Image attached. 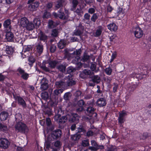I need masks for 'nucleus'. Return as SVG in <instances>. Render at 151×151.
Here are the masks:
<instances>
[{"mask_svg": "<svg viewBox=\"0 0 151 151\" xmlns=\"http://www.w3.org/2000/svg\"><path fill=\"white\" fill-rule=\"evenodd\" d=\"M94 109L92 107H89L86 109V111L90 114V115L83 117V119L86 121H89L91 123H93L96 118L97 114L94 113Z\"/></svg>", "mask_w": 151, "mask_h": 151, "instance_id": "obj_1", "label": "nucleus"}, {"mask_svg": "<svg viewBox=\"0 0 151 151\" xmlns=\"http://www.w3.org/2000/svg\"><path fill=\"white\" fill-rule=\"evenodd\" d=\"M15 130L18 132L25 134L27 133L29 129L25 124L21 122H17L15 125Z\"/></svg>", "mask_w": 151, "mask_h": 151, "instance_id": "obj_2", "label": "nucleus"}, {"mask_svg": "<svg viewBox=\"0 0 151 151\" xmlns=\"http://www.w3.org/2000/svg\"><path fill=\"white\" fill-rule=\"evenodd\" d=\"M132 32L133 33L135 36L137 38L141 37L143 33L141 29L138 27H134L133 28Z\"/></svg>", "mask_w": 151, "mask_h": 151, "instance_id": "obj_3", "label": "nucleus"}, {"mask_svg": "<svg viewBox=\"0 0 151 151\" xmlns=\"http://www.w3.org/2000/svg\"><path fill=\"white\" fill-rule=\"evenodd\" d=\"M91 144L92 146L90 147H89V149L92 151H96L99 149H102L104 148V146L98 145L96 142L94 140H92L91 141Z\"/></svg>", "mask_w": 151, "mask_h": 151, "instance_id": "obj_4", "label": "nucleus"}, {"mask_svg": "<svg viewBox=\"0 0 151 151\" xmlns=\"http://www.w3.org/2000/svg\"><path fill=\"white\" fill-rule=\"evenodd\" d=\"M94 75L93 73L90 70L84 69L81 73L80 76L83 78H84L88 76L90 78H91Z\"/></svg>", "mask_w": 151, "mask_h": 151, "instance_id": "obj_5", "label": "nucleus"}, {"mask_svg": "<svg viewBox=\"0 0 151 151\" xmlns=\"http://www.w3.org/2000/svg\"><path fill=\"white\" fill-rule=\"evenodd\" d=\"M9 145V141L5 138H0V147L4 149L7 148Z\"/></svg>", "mask_w": 151, "mask_h": 151, "instance_id": "obj_6", "label": "nucleus"}, {"mask_svg": "<svg viewBox=\"0 0 151 151\" xmlns=\"http://www.w3.org/2000/svg\"><path fill=\"white\" fill-rule=\"evenodd\" d=\"M16 100L18 101V104L21 106L23 108H26L27 106L26 103L24 99L19 96H14Z\"/></svg>", "mask_w": 151, "mask_h": 151, "instance_id": "obj_7", "label": "nucleus"}, {"mask_svg": "<svg viewBox=\"0 0 151 151\" xmlns=\"http://www.w3.org/2000/svg\"><path fill=\"white\" fill-rule=\"evenodd\" d=\"M3 26L6 31H11L12 29L11 20L8 19L5 20L3 23Z\"/></svg>", "mask_w": 151, "mask_h": 151, "instance_id": "obj_8", "label": "nucleus"}, {"mask_svg": "<svg viewBox=\"0 0 151 151\" xmlns=\"http://www.w3.org/2000/svg\"><path fill=\"white\" fill-rule=\"evenodd\" d=\"M65 80L68 86L74 85L76 83L75 81L73 80L72 76L70 74H69L65 78Z\"/></svg>", "mask_w": 151, "mask_h": 151, "instance_id": "obj_9", "label": "nucleus"}, {"mask_svg": "<svg viewBox=\"0 0 151 151\" xmlns=\"http://www.w3.org/2000/svg\"><path fill=\"white\" fill-rule=\"evenodd\" d=\"M127 115L125 111H122L119 113V116L118 118V122L120 124L123 123L125 121V117Z\"/></svg>", "mask_w": 151, "mask_h": 151, "instance_id": "obj_10", "label": "nucleus"}, {"mask_svg": "<svg viewBox=\"0 0 151 151\" xmlns=\"http://www.w3.org/2000/svg\"><path fill=\"white\" fill-rule=\"evenodd\" d=\"M61 133L62 132L60 130L57 129L53 131L51 136L53 139H56L60 136Z\"/></svg>", "mask_w": 151, "mask_h": 151, "instance_id": "obj_11", "label": "nucleus"}, {"mask_svg": "<svg viewBox=\"0 0 151 151\" xmlns=\"http://www.w3.org/2000/svg\"><path fill=\"white\" fill-rule=\"evenodd\" d=\"M39 2L35 1L34 3H32L29 4L28 6L29 9L31 11H35L39 5Z\"/></svg>", "mask_w": 151, "mask_h": 151, "instance_id": "obj_12", "label": "nucleus"}, {"mask_svg": "<svg viewBox=\"0 0 151 151\" xmlns=\"http://www.w3.org/2000/svg\"><path fill=\"white\" fill-rule=\"evenodd\" d=\"M79 116L76 114H73L71 116L70 115L69 121L70 122H77L79 119Z\"/></svg>", "mask_w": 151, "mask_h": 151, "instance_id": "obj_13", "label": "nucleus"}, {"mask_svg": "<svg viewBox=\"0 0 151 151\" xmlns=\"http://www.w3.org/2000/svg\"><path fill=\"white\" fill-rule=\"evenodd\" d=\"M97 104L100 107L105 106L106 104L105 99L103 98L99 99L96 102Z\"/></svg>", "mask_w": 151, "mask_h": 151, "instance_id": "obj_14", "label": "nucleus"}, {"mask_svg": "<svg viewBox=\"0 0 151 151\" xmlns=\"http://www.w3.org/2000/svg\"><path fill=\"white\" fill-rule=\"evenodd\" d=\"M81 50L80 49L76 50L73 52V53L72 54V55L73 54L75 55V60L76 62L78 61L80 59V56L81 54Z\"/></svg>", "mask_w": 151, "mask_h": 151, "instance_id": "obj_15", "label": "nucleus"}, {"mask_svg": "<svg viewBox=\"0 0 151 151\" xmlns=\"http://www.w3.org/2000/svg\"><path fill=\"white\" fill-rule=\"evenodd\" d=\"M28 22V20L25 17H23L20 19V25L22 27H25Z\"/></svg>", "mask_w": 151, "mask_h": 151, "instance_id": "obj_16", "label": "nucleus"}, {"mask_svg": "<svg viewBox=\"0 0 151 151\" xmlns=\"http://www.w3.org/2000/svg\"><path fill=\"white\" fill-rule=\"evenodd\" d=\"M65 1L64 0H58L55 4V8L57 10L62 7Z\"/></svg>", "mask_w": 151, "mask_h": 151, "instance_id": "obj_17", "label": "nucleus"}, {"mask_svg": "<svg viewBox=\"0 0 151 151\" xmlns=\"http://www.w3.org/2000/svg\"><path fill=\"white\" fill-rule=\"evenodd\" d=\"M108 28L111 31L115 32L117 29V27L114 23H112L108 24Z\"/></svg>", "mask_w": 151, "mask_h": 151, "instance_id": "obj_18", "label": "nucleus"}, {"mask_svg": "<svg viewBox=\"0 0 151 151\" xmlns=\"http://www.w3.org/2000/svg\"><path fill=\"white\" fill-rule=\"evenodd\" d=\"M84 104V102L82 100H79L77 103V105L79 107V108L77 109V110L78 111H81L83 109V106Z\"/></svg>", "mask_w": 151, "mask_h": 151, "instance_id": "obj_19", "label": "nucleus"}, {"mask_svg": "<svg viewBox=\"0 0 151 151\" xmlns=\"http://www.w3.org/2000/svg\"><path fill=\"white\" fill-rule=\"evenodd\" d=\"M70 117V114H67L66 116H63L59 120V122L61 123H64L67 121V120L69 121V118Z\"/></svg>", "mask_w": 151, "mask_h": 151, "instance_id": "obj_20", "label": "nucleus"}, {"mask_svg": "<svg viewBox=\"0 0 151 151\" xmlns=\"http://www.w3.org/2000/svg\"><path fill=\"white\" fill-rule=\"evenodd\" d=\"M8 116V114L6 111H3L0 114V119L2 121L6 120Z\"/></svg>", "mask_w": 151, "mask_h": 151, "instance_id": "obj_21", "label": "nucleus"}, {"mask_svg": "<svg viewBox=\"0 0 151 151\" xmlns=\"http://www.w3.org/2000/svg\"><path fill=\"white\" fill-rule=\"evenodd\" d=\"M55 111L56 114L55 116V119L56 120H57L60 116L62 110L60 108L56 109L55 110Z\"/></svg>", "mask_w": 151, "mask_h": 151, "instance_id": "obj_22", "label": "nucleus"}, {"mask_svg": "<svg viewBox=\"0 0 151 151\" xmlns=\"http://www.w3.org/2000/svg\"><path fill=\"white\" fill-rule=\"evenodd\" d=\"M11 31H7L6 36V38L8 41H11L13 40V33L10 32Z\"/></svg>", "mask_w": 151, "mask_h": 151, "instance_id": "obj_23", "label": "nucleus"}, {"mask_svg": "<svg viewBox=\"0 0 151 151\" xmlns=\"http://www.w3.org/2000/svg\"><path fill=\"white\" fill-rule=\"evenodd\" d=\"M66 44V41L64 40H61L58 43V47L60 49H63Z\"/></svg>", "mask_w": 151, "mask_h": 151, "instance_id": "obj_24", "label": "nucleus"}, {"mask_svg": "<svg viewBox=\"0 0 151 151\" xmlns=\"http://www.w3.org/2000/svg\"><path fill=\"white\" fill-rule=\"evenodd\" d=\"M25 27H26L27 29L28 30H32L35 28L34 24L32 22H29L28 21L27 24Z\"/></svg>", "mask_w": 151, "mask_h": 151, "instance_id": "obj_25", "label": "nucleus"}, {"mask_svg": "<svg viewBox=\"0 0 151 151\" xmlns=\"http://www.w3.org/2000/svg\"><path fill=\"white\" fill-rule=\"evenodd\" d=\"M36 50L37 52L39 54H41L43 50V46L40 44H38L36 46Z\"/></svg>", "mask_w": 151, "mask_h": 151, "instance_id": "obj_26", "label": "nucleus"}, {"mask_svg": "<svg viewBox=\"0 0 151 151\" xmlns=\"http://www.w3.org/2000/svg\"><path fill=\"white\" fill-rule=\"evenodd\" d=\"M90 58V56L88 55L86 53H84L81 60L83 62H87L88 61H89Z\"/></svg>", "mask_w": 151, "mask_h": 151, "instance_id": "obj_27", "label": "nucleus"}, {"mask_svg": "<svg viewBox=\"0 0 151 151\" xmlns=\"http://www.w3.org/2000/svg\"><path fill=\"white\" fill-rule=\"evenodd\" d=\"M65 84V82L62 81H57L55 83V86L57 88H60L63 87Z\"/></svg>", "mask_w": 151, "mask_h": 151, "instance_id": "obj_28", "label": "nucleus"}, {"mask_svg": "<svg viewBox=\"0 0 151 151\" xmlns=\"http://www.w3.org/2000/svg\"><path fill=\"white\" fill-rule=\"evenodd\" d=\"M33 22L34 24L35 27H38L40 24V21L38 18H35L33 19Z\"/></svg>", "mask_w": 151, "mask_h": 151, "instance_id": "obj_29", "label": "nucleus"}, {"mask_svg": "<svg viewBox=\"0 0 151 151\" xmlns=\"http://www.w3.org/2000/svg\"><path fill=\"white\" fill-rule=\"evenodd\" d=\"M61 9H60L59 11L58 17L61 19H67V17H66L63 12H61Z\"/></svg>", "mask_w": 151, "mask_h": 151, "instance_id": "obj_30", "label": "nucleus"}, {"mask_svg": "<svg viewBox=\"0 0 151 151\" xmlns=\"http://www.w3.org/2000/svg\"><path fill=\"white\" fill-rule=\"evenodd\" d=\"M92 81L94 83H98L100 81V78L98 76H94L92 77Z\"/></svg>", "mask_w": 151, "mask_h": 151, "instance_id": "obj_31", "label": "nucleus"}, {"mask_svg": "<svg viewBox=\"0 0 151 151\" xmlns=\"http://www.w3.org/2000/svg\"><path fill=\"white\" fill-rule=\"evenodd\" d=\"M46 63V62H43L42 65H41V68L45 71L47 72H50V70L48 68L46 67L45 65V64Z\"/></svg>", "mask_w": 151, "mask_h": 151, "instance_id": "obj_32", "label": "nucleus"}, {"mask_svg": "<svg viewBox=\"0 0 151 151\" xmlns=\"http://www.w3.org/2000/svg\"><path fill=\"white\" fill-rule=\"evenodd\" d=\"M8 130V127L6 125L0 123V130L6 132H7Z\"/></svg>", "mask_w": 151, "mask_h": 151, "instance_id": "obj_33", "label": "nucleus"}, {"mask_svg": "<svg viewBox=\"0 0 151 151\" xmlns=\"http://www.w3.org/2000/svg\"><path fill=\"white\" fill-rule=\"evenodd\" d=\"M91 69L92 70L96 72H97L99 70V68L96 69V64L95 63H91Z\"/></svg>", "mask_w": 151, "mask_h": 151, "instance_id": "obj_34", "label": "nucleus"}, {"mask_svg": "<svg viewBox=\"0 0 151 151\" xmlns=\"http://www.w3.org/2000/svg\"><path fill=\"white\" fill-rule=\"evenodd\" d=\"M102 31V28L101 26H99L98 29H97L96 32V37L99 36L101 34Z\"/></svg>", "mask_w": 151, "mask_h": 151, "instance_id": "obj_35", "label": "nucleus"}, {"mask_svg": "<svg viewBox=\"0 0 151 151\" xmlns=\"http://www.w3.org/2000/svg\"><path fill=\"white\" fill-rule=\"evenodd\" d=\"M74 12L79 17H81L83 14V11L81 8H78Z\"/></svg>", "mask_w": 151, "mask_h": 151, "instance_id": "obj_36", "label": "nucleus"}, {"mask_svg": "<svg viewBox=\"0 0 151 151\" xmlns=\"http://www.w3.org/2000/svg\"><path fill=\"white\" fill-rule=\"evenodd\" d=\"M40 40L45 41L47 40V36L46 35L42 32H40Z\"/></svg>", "mask_w": 151, "mask_h": 151, "instance_id": "obj_37", "label": "nucleus"}, {"mask_svg": "<svg viewBox=\"0 0 151 151\" xmlns=\"http://www.w3.org/2000/svg\"><path fill=\"white\" fill-rule=\"evenodd\" d=\"M58 63L57 62L54 61H51L48 63L49 66L51 68H54Z\"/></svg>", "mask_w": 151, "mask_h": 151, "instance_id": "obj_38", "label": "nucleus"}, {"mask_svg": "<svg viewBox=\"0 0 151 151\" xmlns=\"http://www.w3.org/2000/svg\"><path fill=\"white\" fill-rule=\"evenodd\" d=\"M63 91V89H55L54 90L53 92L54 95L55 96H58Z\"/></svg>", "mask_w": 151, "mask_h": 151, "instance_id": "obj_39", "label": "nucleus"}, {"mask_svg": "<svg viewBox=\"0 0 151 151\" xmlns=\"http://www.w3.org/2000/svg\"><path fill=\"white\" fill-rule=\"evenodd\" d=\"M86 131L85 129L83 127L82 125H81L79 127L77 128L76 132L77 133H80L81 132H84Z\"/></svg>", "mask_w": 151, "mask_h": 151, "instance_id": "obj_40", "label": "nucleus"}, {"mask_svg": "<svg viewBox=\"0 0 151 151\" xmlns=\"http://www.w3.org/2000/svg\"><path fill=\"white\" fill-rule=\"evenodd\" d=\"M60 32L59 29H53L52 30L51 35L53 36L56 37L57 36L58 34Z\"/></svg>", "mask_w": 151, "mask_h": 151, "instance_id": "obj_41", "label": "nucleus"}, {"mask_svg": "<svg viewBox=\"0 0 151 151\" xmlns=\"http://www.w3.org/2000/svg\"><path fill=\"white\" fill-rule=\"evenodd\" d=\"M15 118L16 123L19 122V121H20L22 120V116L21 114L19 113H17L16 114L15 116Z\"/></svg>", "mask_w": 151, "mask_h": 151, "instance_id": "obj_42", "label": "nucleus"}, {"mask_svg": "<svg viewBox=\"0 0 151 151\" xmlns=\"http://www.w3.org/2000/svg\"><path fill=\"white\" fill-rule=\"evenodd\" d=\"M57 68L60 71L63 72L65 70L66 67L63 65H60L57 67Z\"/></svg>", "mask_w": 151, "mask_h": 151, "instance_id": "obj_43", "label": "nucleus"}, {"mask_svg": "<svg viewBox=\"0 0 151 151\" xmlns=\"http://www.w3.org/2000/svg\"><path fill=\"white\" fill-rule=\"evenodd\" d=\"M105 71L107 75H110L111 73L112 69L110 67H109L105 68Z\"/></svg>", "mask_w": 151, "mask_h": 151, "instance_id": "obj_44", "label": "nucleus"}, {"mask_svg": "<svg viewBox=\"0 0 151 151\" xmlns=\"http://www.w3.org/2000/svg\"><path fill=\"white\" fill-rule=\"evenodd\" d=\"M56 25V24L52 20H49L48 22V26L50 28L54 27Z\"/></svg>", "mask_w": 151, "mask_h": 151, "instance_id": "obj_45", "label": "nucleus"}, {"mask_svg": "<svg viewBox=\"0 0 151 151\" xmlns=\"http://www.w3.org/2000/svg\"><path fill=\"white\" fill-rule=\"evenodd\" d=\"M35 58L34 57L31 56L28 59V60L29 63V64L31 65L35 62Z\"/></svg>", "mask_w": 151, "mask_h": 151, "instance_id": "obj_46", "label": "nucleus"}, {"mask_svg": "<svg viewBox=\"0 0 151 151\" xmlns=\"http://www.w3.org/2000/svg\"><path fill=\"white\" fill-rule=\"evenodd\" d=\"M89 145L88 139L83 140L82 142V145L83 147H86Z\"/></svg>", "mask_w": 151, "mask_h": 151, "instance_id": "obj_47", "label": "nucleus"}, {"mask_svg": "<svg viewBox=\"0 0 151 151\" xmlns=\"http://www.w3.org/2000/svg\"><path fill=\"white\" fill-rule=\"evenodd\" d=\"M80 136L79 134H76L71 136V138L74 140H76L80 139Z\"/></svg>", "mask_w": 151, "mask_h": 151, "instance_id": "obj_48", "label": "nucleus"}, {"mask_svg": "<svg viewBox=\"0 0 151 151\" xmlns=\"http://www.w3.org/2000/svg\"><path fill=\"white\" fill-rule=\"evenodd\" d=\"M98 17V16L96 14H94L91 18V20L92 21L95 22Z\"/></svg>", "mask_w": 151, "mask_h": 151, "instance_id": "obj_49", "label": "nucleus"}, {"mask_svg": "<svg viewBox=\"0 0 151 151\" xmlns=\"http://www.w3.org/2000/svg\"><path fill=\"white\" fill-rule=\"evenodd\" d=\"M6 52L8 54H11L12 53V49L9 47V46H6V48L5 50Z\"/></svg>", "mask_w": 151, "mask_h": 151, "instance_id": "obj_50", "label": "nucleus"}, {"mask_svg": "<svg viewBox=\"0 0 151 151\" xmlns=\"http://www.w3.org/2000/svg\"><path fill=\"white\" fill-rule=\"evenodd\" d=\"M48 87V84H41L40 89L42 91L45 90Z\"/></svg>", "mask_w": 151, "mask_h": 151, "instance_id": "obj_51", "label": "nucleus"}, {"mask_svg": "<svg viewBox=\"0 0 151 151\" xmlns=\"http://www.w3.org/2000/svg\"><path fill=\"white\" fill-rule=\"evenodd\" d=\"M116 56L117 53L116 52H114L112 54L110 61V63H111L116 58Z\"/></svg>", "mask_w": 151, "mask_h": 151, "instance_id": "obj_52", "label": "nucleus"}, {"mask_svg": "<svg viewBox=\"0 0 151 151\" xmlns=\"http://www.w3.org/2000/svg\"><path fill=\"white\" fill-rule=\"evenodd\" d=\"M149 136V135L147 133L145 132L143 133V134H142L141 136H140V137L141 139H145Z\"/></svg>", "mask_w": 151, "mask_h": 151, "instance_id": "obj_53", "label": "nucleus"}, {"mask_svg": "<svg viewBox=\"0 0 151 151\" xmlns=\"http://www.w3.org/2000/svg\"><path fill=\"white\" fill-rule=\"evenodd\" d=\"M78 2L77 0H73L72 2V7L75 8L78 4Z\"/></svg>", "mask_w": 151, "mask_h": 151, "instance_id": "obj_54", "label": "nucleus"}, {"mask_svg": "<svg viewBox=\"0 0 151 151\" xmlns=\"http://www.w3.org/2000/svg\"><path fill=\"white\" fill-rule=\"evenodd\" d=\"M29 77V74L25 73H24L21 75V77L23 79L26 80Z\"/></svg>", "mask_w": 151, "mask_h": 151, "instance_id": "obj_55", "label": "nucleus"}, {"mask_svg": "<svg viewBox=\"0 0 151 151\" xmlns=\"http://www.w3.org/2000/svg\"><path fill=\"white\" fill-rule=\"evenodd\" d=\"M40 83L41 84H48V81L44 77L41 79Z\"/></svg>", "mask_w": 151, "mask_h": 151, "instance_id": "obj_56", "label": "nucleus"}, {"mask_svg": "<svg viewBox=\"0 0 151 151\" xmlns=\"http://www.w3.org/2000/svg\"><path fill=\"white\" fill-rule=\"evenodd\" d=\"M118 87V85L116 83H114V87L113 88V91L114 93L117 92V89Z\"/></svg>", "mask_w": 151, "mask_h": 151, "instance_id": "obj_57", "label": "nucleus"}, {"mask_svg": "<svg viewBox=\"0 0 151 151\" xmlns=\"http://www.w3.org/2000/svg\"><path fill=\"white\" fill-rule=\"evenodd\" d=\"M75 70V69L72 67H69L67 68V72L68 73L73 72Z\"/></svg>", "mask_w": 151, "mask_h": 151, "instance_id": "obj_58", "label": "nucleus"}, {"mask_svg": "<svg viewBox=\"0 0 151 151\" xmlns=\"http://www.w3.org/2000/svg\"><path fill=\"white\" fill-rule=\"evenodd\" d=\"M54 146L56 147H59L61 145L60 142L59 141H57L54 143Z\"/></svg>", "mask_w": 151, "mask_h": 151, "instance_id": "obj_59", "label": "nucleus"}, {"mask_svg": "<svg viewBox=\"0 0 151 151\" xmlns=\"http://www.w3.org/2000/svg\"><path fill=\"white\" fill-rule=\"evenodd\" d=\"M70 93L68 92L65 93L64 96V99L65 100H68L70 97Z\"/></svg>", "mask_w": 151, "mask_h": 151, "instance_id": "obj_60", "label": "nucleus"}, {"mask_svg": "<svg viewBox=\"0 0 151 151\" xmlns=\"http://www.w3.org/2000/svg\"><path fill=\"white\" fill-rule=\"evenodd\" d=\"M56 46L55 45H51L50 48L51 52H54L56 49Z\"/></svg>", "mask_w": 151, "mask_h": 151, "instance_id": "obj_61", "label": "nucleus"}, {"mask_svg": "<svg viewBox=\"0 0 151 151\" xmlns=\"http://www.w3.org/2000/svg\"><path fill=\"white\" fill-rule=\"evenodd\" d=\"M32 49V47L30 45H27L25 47L24 51H29Z\"/></svg>", "mask_w": 151, "mask_h": 151, "instance_id": "obj_62", "label": "nucleus"}, {"mask_svg": "<svg viewBox=\"0 0 151 151\" xmlns=\"http://www.w3.org/2000/svg\"><path fill=\"white\" fill-rule=\"evenodd\" d=\"M93 132L91 130L88 131L86 133V136L88 137L92 136L93 134Z\"/></svg>", "mask_w": 151, "mask_h": 151, "instance_id": "obj_63", "label": "nucleus"}, {"mask_svg": "<svg viewBox=\"0 0 151 151\" xmlns=\"http://www.w3.org/2000/svg\"><path fill=\"white\" fill-rule=\"evenodd\" d=\"M17 71L21 75L22 74L25 72L24 70L20 67L18 68L17 69Z\"/></svg>", "mask_w": 151, "mask_h": 151, "instance_id": "obj_64", "label": "nucleus"}]
</instances>
